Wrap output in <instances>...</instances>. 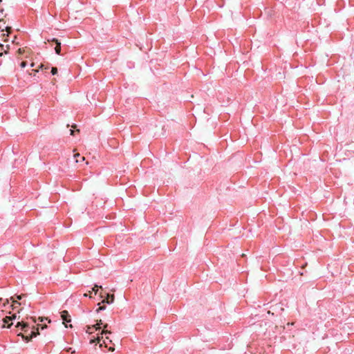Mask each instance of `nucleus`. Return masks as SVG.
Returning <instances> with one entry per match:
<instances>
[{
  "label": "nucleus",
  "instance_id": "33",
  "mask_svg": "<svg viewBox=\"0 0 354 354\" xmlns=\"http://www.w3.org/2000/svg\"><path fill=\"white\" fill-rule=\"evenodd\" d=\"M31 319H32L33 322H35V319H33L32 317H31Z\"/></svg>",
  "mask_w": 354,
  "mask_h": 354
},
{
  "label": "nucleus",
  "instance_id": "28",
  "mask_svg": "<svg viewBox=\"0 0 354 354\" xmlns=\"http://www.w3.org/2000/svg\"><path fill=\"white\" fill-rule=\"evenodd\" d=\"M19 65V66L22 67V62Z\"/></svg>",
  "mask_w": 354,
  "mask_h": 354
},
{
  "label": "nucleus",
  "instance_id": "4",
  "mask_svg": "<svg viewBox=\"0 0 354 354\" xmlns=\"http://www.w3.org/2000/svg\"><path fill=\"white\" fill-rule=\"evenodd\" d=\"M115 299L114 295H109L107 294L106 297L102 299V304H112L113 303Z\"/></svg>",
  "mask_w": 354,
  "mask_h": 354
},
{
  "label": "nucleus",
  "instance_id": "14",
  "mask_svg": "<svg viewBox=\"0 0 354 354\" xmlns=\"http://www.w3.org/2000/svg\"><path fill=\"white\" fill-rule=\"evenodd\" d=\"M105 308H106L105 306H100V307L96 310V311L98 313V312H100V310H104Z\"/></svg>",
  "mask_w": 354,
  "mask_h": 354
},
{
  "label": "nucleus",
  "instance_id": "34",
  "mask_svg": "<svg viewBox=\"0 0 354 354\" xmlns=\"http://www.w3.org/2000/svg\"><path fill=\"white\" fill-rule=\"evenodd\" d=\"M41 69L44 68V69H47L48 68L47 67H45V68H41Z\"/></svg>",
  "mask_w": 354,
  "mask_h": 354
},
{
  "label": "nucleus",
  "instance_id": "31",
  "mask_svg": "<svg viewBox=\"0 0 354 354\" xmlns=\"http://www.w3.org/2000/svg\"><path fill=\"white\" fill-rule=\"evenodd\" d=\"M71 348H69L68 349H67V351H71Z\"/></svg>",
  "mask_w": 354,
  "mask_h": 354
},
{
  "label": "nucleus",
  "instance_id": "22",
  "mask_svg": "<svg viewBox=\"0 0 354 354\" xmlns=\"http://www.w3.org/2000/svg\"><path fill=\"white\" fill-rule=\"evenodd\" d=\"M38 66L43 67V66H44V64H43V63H40V64L38 65Z\"/></svg>",
  "mask_w": 354,
  "mask_h": 354
},
{
  "label": "nucleus",
  "instance_id": "27",
  "mask_svg": "<svg viewBox=\"0 0 354 354\" xmlns=\"http://www.w3.org/2000/svg\"><path fill=\"white\" fill-rule=\"evenodd\" d=\"M80 158H81L82 161L84 160V157H80Z\"/></svg>",
  "mask_w": 354,
  "mask_h": 354
},
{
  "label": "nucleus",
  "instance_id": "24",
  "mask_svg": "<svg viewBox=\"0 0 354 354\" xmlns=\"http://www.w3.org/2000/svg\"><path fill=\"white\" fill-rule=\"evenodd\" d=\"M17 336H22V333H21V332H20V333H17Z\"/></svg>",
  "mask_w": 354,
  "mask_h": 354
},
{
  "label": "nucleus",
  "instance_id": "2",
  "mask_svg": "<svg viewBox=\"0 0 354 354\" xmlns=\"http://www.w3.org/2000/svg\"><path fill=\"white\" fill-rule=\"evenodd\" d=\"M17 318V315L16 313H14L12 316H6V317H4L2 321L3 322V324L2 326V327H6V324H8L7 327L9 328L10 327L11 325H12V323H9L10 321H12V319H15Z\"/></svg>",
  "mask_w": 354,
  "mask_h": 354
},
{
  "label": "nucleus",
  "instance_id": "15",
  "mask_svg": "<svg viewBox=\"0 0 354 354\" xmlns=\"http://www.w3.org/2000/svg\"><path fill=\"white\" fill-rule=\"evenodd\" d=\"M77 157H80V153H75V154H74V158H76V162H80V160L77 159Z\"/></svg>",
  "mask_w": 354,
  "mask_h": 354
},
{
  "label": "nucleus",
  "instance_id": "13",
  "mask_svg": "<svg viewBox=\"0 0 354 354\" xmlns=\"http://www.w3.org/2000/svg\"><path fill=\"white\" fill-rule=\"evenodd\" d=\"M16 305H20V303H18L17 301H12V306L13 307V308H16Z\"/></svg>",
  "mask_w": 354,
  "mask_h": 354
},
{
  "label": "nucleus",
  "instance_id": "19",
  "mask_svg": "<svg viewBox=\"0 0 354 354\" xmlns=\"http://www.w3.org/2000/svg\"><path fill=\"white\" fill-rule=\"evenodd\" d=\"M38 326H41V329L46 328L47 327V326L46 324H44V325H39V324H38Z\"/></svg>",
  "mask_w": 354,
  "mask_h": 354
},
{
  "label": "nucleus",
  "instance_id": "29",
  "mask_svg": "<svg viewBox=\"0 0 354 354\" xmlns=\"http://www.w3.org/2000/svg\"><path fill=\"white\" fill-rule=\"evenodd\" d=\"M108 339H109V337H106V342H108Z\"/></svg>",
  "mask_w": 354,
  "mask_h": 354
},
{
  "label": "nucleus",
  "instance_id": "11",
  "mask_svg": "<svg viewBox=\"0 0 354 354\" xmlns=\"http://www.w3.org/2000/svg\"><path fill=\"white\" fill-rule=\"evenodd\" d=\"M98 344H100V348H102V346L107 347V344H106L105 339H102V342H100Z\"/></svg>",
  "mask_w": 354,
  "mask_h": 354
},
{
  "label": "nucleus",
  "instance_id": "7",
  "mask_svg": "<svg viewBox=\"0 0 354 354\" xmlns=\"http://www.w3.org/2000/svg\"><path fill=\"white\" fill-rule=\"evenodd\" d=\"M37 63L33 62L32 60V59H28L24 60V66H34Z\"/></svg>",
  "mask_w": 354,
  "mask_h": 354
},
{
  "label": "nucleus",
  "instance_id": "26",
  "mask_svg": "<svg viewBox=\"0 0 354 354\" xmlns=\"http://www.w3.org/2000/svg\"><path fill=\"white\" fill-rule=\"evenodd\" d=\"M32 71H34V72H35V73L39 72V71H38V70H32Z\"/></svg>",
  "mask_w": 354,
  "mask_h": 354
},
{
  "label": "nucleus",
  "instance_id": "30",
  "mask_svg": "<svg viewBox=\"0 0 354 354\" xmlns=\"http://www.w3.org/2000/svg\"><path fill=\"white\" fill-rule=\"evenodd\" d=\"M108 339H109V337H106V342H108Z\"/></svg>",
  "mask_w": 354,
  "mask_h": 354
},
{
  "label": "nucleus",
  "instance_id": "16",
  "mask_svg": "<svg viewBox=\"0 0 354 354\" xmlns=\"http://www.w3.org/2000/svg\"><path fill=\"white\" fill-rule=\"evenodd\" d=\"M101 324H102V322L100 319V320L97 321V323L95 325H97V326H99L100 328Z\"/></svg>",
  "mask_w": 354,
  "mask_h": 354
},
{
  "label": "nucleus",
  "instance_id": "8",
  "mask_svg": "<svg viewBox=\"0 0 354 354\" xmlns=\"http://www.w3.org/2000/svg\"><path fill=\"white\" fill-rule=\"evenodd\" d=\"M102 339H103L102 335H98L97 337L93 338V339H91L90 344L100 343L102 341Z\"/></svg>",
  "mask_w": 354,
  "mask_h": 354
},
{
  "label": "nucleus",
  "instance_id": "35",
  "mask_svg": "<svg viewBox=\"0 0 354 354\" xmlns=\"http://www.w3.org/2000/svg\"><path fill=\"white\" fill-rule=\"evenodd\" d=\"M0 46H1V47H2V48L3 47V44H0Z\"/></svg>",
  "mask_w": 354,
  "mask_h": 354
},
{
  "label": "nucleus",
  "instance_id": "3",
  "mask_svg": "<svg viewBox=\"0 0 354 354\" xmlns=\"http://www.w3.org/2000/svg\"><path fill=\"white\" fill-rule=\"evenodd\" d=\"M61 317L64 321L63 324H65V326L67 328L68 326L65 324V322H71V316L68 314V312L67 310H63L61 313Z\"/></svg>",
  "mask_w": 354,
  "mask_h": 354
},
{
  "label": "nucleus",
  "instance_id": "21",
  "mask_svg": "<svg viewBox=\"0 0 354 354\" xmlns=\"http://www.w3.org/2000/svg\"><path fill=\"white\" fill-rule=\"evenodd\" d=\"M75 133V131L71 130V135L73 136Z\"/></svg>",
  "mask_w": 354,
  "mask_h": 354
},
{
  "label": "nucleus",
  "instance_id": "9",
  "mask_svg": "<svg viewBox=\"0 0 354 354\" xmlns=\"http://www.w3.org/2000/svg\"><path fill=\"white\" fill-rule=\"evenodd\" d=\"M107 328H108V324H104V326H103V330L100 333V335L111 334V332L110 330H108Z\"/></svg>",
  "mask_w": 354,
  "mask_h": 354
},
{
  "label": "nucleus",
  "instance_id": "5",
  "mask_svg": "<svg viewBox=\"0 0 354 354\" xmlns=\"http://www.w3.org/2000/svg\"><path fill=\"white\" fill-rule=\"evenodd\" d=\"M100 329L99 326H97V325H92V326H86L85 331L88 334L93 333V330H97Z\"/></svg>",
  "mask_w": 354,
  "mask_h": 354
},
{
  "label": "nucleus",
  "instance_id": "10",
  "mask_svg": "<svg viewBox=\"0 0 354 354\" xmlns=\"http://www.w3.org/2000/svg\"><path fill=\"white\" fill-rule=\"evenodd\" d=\"M99 288H102V286H98L97 285H95L94 287L92 288V291H93L95 292V294L96 295L98 291Z\"/></svg>",
  "mask_w": 354,
  "mask_h": 354
},
{
  "label": "nucleus",
  "instance_id": "12",
  "mask_svg": "<svg viewBox=\"0 0 354 354\" xmlns=\"http://www.w3.org/2000/svg\"><path fill=\"white\" fill-rule=\"evenodd\" d=\"M51 71L50 73H52V75H55L57 72V68H51Z\"/></svg>",
  "mask_w": 354,
  "mask_h": 354
},
{
  "label": "nucleus",
  "instance_id": "20",
  "mask_svg": "<svg viewBox=\"0 0 354 354\" xmlns=\"http://www.w3.org/2000/svg\"><path fill=\"white\" fill-rule=\"evenodd\" d=\"M109 350L110 351H113L115 350V348H114V347H109Z\"/></svg>",
  "mask_w": 354,
  "mask_h": 354
},
{
  "label": "nucleus",
  "instance_id": "1",
  "mask_svg": "<svg viewBox=\"0 0 354 354\" xmlns=\"http://www.w3.org/2000/svg\"><path fill=\"white\" fill-rule=\"evenodd\" d=\"M39 334L38 328L32 326L30 328L28 324L24 322V340L30 341L33 337Z\"/></svg>",
  "mask_w": 354,
  "mask_h": 354
},
{
  "label": "nucleus",
  "instance_id": "6",
  "mask_svg": "<svg viewBox=\"0 0 354 354\" xmlns=\"http://www.w3.org/2000/svg\"><path fill=\"white\" fill-rule=\"evenodd\" d=\"M53 41L56 43V46L55 48V53L57 54H58V55L60 54V52H61V44L56 39H53Z\"/></svg>",
  "mask_w": 354,
  "mask_h": 354
},
{
  "label": "nucleus",
  "instance_id": "18",
  "mask_svg": "<svg viewBox=\"0 0 354 354\" xmlns=\"http://www.w3.org/2000/svg\"><path fill=\"white\" fill-rule=\"evenodd\" d=\"M22 326L21 322H17V325H16V327L17 328V327H19V326Z\"/></svg>",
  "mask_w": 354,
  "mask_h": 354
},
{
  "label": "nucleus",
  "instance_id": "23",
  "mask_svg": "<svg viewBox=\"0 0 354 354\" xmlns=\"http://www.w3.org/2000/svg\"><path fill=\"white\" fill-rule=\"evenodd\" d=\"M21 298H22V296H21V295H18V296H17V299H21Z\"/></svg>",
  "mask_w": 354,
  "mask_h": 354
},
{
  "label": "nucleus",
  "instance_id": "17",
  "mask_svg": "<svg viewBox=\"0 0 354 354\" xmlns=\"http://www.w3.org/2000/svg\"><path fill=\"white\" fill-rule=\"evenodd\" d=\"M91 291H89V292H88V293H85V294H84V297L89 296L90 297H91Z\"/></svg>",
  "mask_w": 354,
  "mask_h": 354
},
{
  "label": "nucleus",
  "instance_id": "25",
  "mask_svg": "<svg viewBox=\"0 0 354 354\" xmlns=\"http://www.w3.org/2000/svg\"><path fill=\"white\" fill-rule=\"evenodd\" d=\"M39 319L40 320V322H43L44 321V318L43 317H39Z\"/></svg>",
  "mask_w": 354,
  "mask_h": 354
},
{
  "label": "nucleus",
  "instance_id": "32",
  "mask_svg": "<svg viewBox=\"0 0 354 354\" xmlns=\"http://www.w3.org/2000/svg\"><path fill=\"white\" fill-rule=\"evenodd\" d=\"M23 52H24V53L26 52V49H24V50H23Z\"/></svg>",
  "mask_w": 354,
  "mask_h": 354
}]
</instances>
